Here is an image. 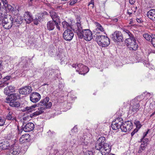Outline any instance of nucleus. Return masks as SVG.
I'll use <instances>...</instances> for the list:
<instances>
[{"instance_id": "nucleus-54", "label": "nucleus", "mask_w": 155, "mask_h": 155, "mask_svg": "<svg viewBox=\"0 0 155 155\" xmlns=\"http://www.w3.org/2000/svg\"><path fill=\"white\" fill-rule=\"evenodd\" d=\"M71 131H74V132H77V128L76 126H74L72 129H71Z\"/></svg>"}, {"instance_id": "nucleus-1", "label": "nucleus", "mask_w": 155, "mask_h": 155, "mask_svg": "<svg viewBox=\"0 0 155 155\" xmlns=\"http://www.w3.org/2000/svg\"><path fill=\"white\" fill-rule=\"evenodd\" d=\"M49 98L46 97L42 99L39 103L35 104L30 107H26L23 109V111H27L28 112H31L34 110V108L37 106L39 107L38 108L39 111H37L31 115V117H32L39 115L44 113V110L46 109H49L52 106V104L51 102H49Z\"/></svg>"}, {"instance_id": "nucleus-45", "label": "nucleus", "mask_w": 155, "mask_h": 155, "mask_svg": "<svg viewBox=\"0 0 155 155\" xmlns=\"http://www.w3.org/2000/svg\"><path fill=\"white\" fill-rule=\"evenodd\" d=\"M51 152H53V153H51L52 155H55L58 152V150H52Z\"/></svg>"}, {"instance_id": "nucleus-48", "label": "nucleus", "mask_w": 155, "mask_h": 155, "mask_svg": "<svg viewBox=\"0 0 155 155\" xmlns=\"http://www.w3.org/2000/svg\"><path fill=\"white\" fill-rule=\"evenodd\" d=\"M151 43L153 46L155 47V38H152Z\"/></svg>"}, {"instance_id": "nucleus-43", "label": "nucleus", "mask_w": 155, "mask_h": 155, "mask_svg": "<svg viewBox=\"0 0 155 155\" xmlns=\"http://www.w3.org/2000/svg\"><path fill=\"white\" fill-rule=\"evenodd\" d=\"M8 84V82L5 81L3 83L0 84V89L7 85Z\"/></svg>"}, {"instance_id": "nucleus-25", "label": "nucleus", "mask_w": 155, "mask_h": 155, "mask_svg": "<svg viewBox=\"0 0 155 155\" xmlns=\"http://www.w3.org/2000/svg\"><path fill=\"white\" fill-rule=\"evenodd\" d=\"M15 91L14 87L12 86H8L4 89V93L7 95H9L10 93L13 92Z\"/></svg>"}, {"instance_id": "nucleus-51", "label": "nucleus", "mask_w": 155, "mask_h": 155, "mask_svg": "<svg viewBox=\"0 0 155 155\" xmlns=\"http://www.w3.org/2000/svg\"><path fill=\"white\" fill-rule=\"evenodd\" d=\"M92 152L91 151H87L84 154L85 155H92Z\"/></svg>"}, {"instance_id": "nucleus-61", "label": "nucleus", "mask_w": 155, "mask_h": 155, "mask_svg": "<svg viewBox=\"0 0 155 155\" xmlns=\"http://www.w3.org/2000/svg\"><path fill=\"white\" fill-rule=\"evenodd\" d=\"M89 7V8H90L91 9H93L94 8H92V5H90V6H88Z\"/></svg>"}, {"instance_id": "nucleus-46", "label": "nucleus", "mask_w": 155, "mask_h": 155, "mask_svg": "<svg viewBox=\"0 0 155 155\" xmlns=\"http://www.w3.org/2000/svg\"><path fill=\"white\" fill-rule=\"evenodd\" d=\"M150 130L148 129L147 131L146 132H145L143 133V135L142 138H141V141H142L143 140L145 137L147 135V134H148L149 131Z\"/></svg>"}, {"instance_id": "nucleus-35", "label": "nucleus", "mask_w": 155, "mask_h": 155, "mask_svg": "<svg viewBox=\"0 0 155 155\" xmlns=\"http://www.w3.org/2000/svg\"><path fill=\"white\" fill-rule=\"evenodd\" d=\"M148 141V138L143 139L142 141H141V139L140 140V142H142L141 145H142L143 146L147 147V142Z\"/></svg>"}, {"instance_id": "nucleus-5", "label": "nucleus", "mask_w": 155, "mask_h": 155, "mask_svg": "<svg viewBox=\"0 0 155 155\" xmlns=\"http://www.w3.org/2000/svg\"><path fill=\"white\" fill-rule=\"evenodd\" d=\"M143 95L137 96L131 101L130 109L133 112L136 113L139 110L140 107V103L141 100H138V98H140Z\"/></svg>"}, {"instance_id": "nucleus-6", "label": "nucleus", "mask_w": 155, "mask_h": 155, "mask_svg": "<svg viewBox=\"0 0 155 155\" xmlns=\"http://www.w3.org/2000/svg\"><path fill=\"white\" fill-rule=\"evenodd\" d=\"M136 40L134 36L128 38L125 40L127 46L130 50H136L138 48V45L136 42Z\"/></svg>"}, {"instance_id": "nucleus-19", "label": "nucleus", "mask_w": 155, "mask_h": 155, "mask_svg": "<svg viewBox=\"0 0 155 155\" xmlns=\"http://www.w3.org/2000/svg\"><path fill=\"white\" fill-rule=\"evenodd\" d=\"M1 1L3 4L2 6H4L5 8V11L7 12H9L10 11L12 12L14 11V8L11 5H8L7 0H1Z\"/></svg>"}, {"instance_id": "nucleus-40", "label": "nucleus", "mask_w": 155, "mask_h": 155, "mask_svg": "<svg viewBox=\"0 0 155 155\" xmlns=\"http://www.w3.org/2000/svg\"><path fill=\"white\" fill-rule=\"evenodd\" d=\"M48 135L50 137H54L55 135V132L53 131H52L51 130H49L47 132Z\"/></svg>"}, {"instance_id": "nucleus-3", "label": "nucleus", "mask_w": 155, "mask_h": 155, "mask_svg": "<svg viewBox=\"0 0 155 155\" xmlns=\"http://www.w3.org/2000/svg\"><path fill=\"white\" fill-rule=\"evenodd\" d=\"M105 142V138L101 137L98 138L95 144V149L100 150L102 155H108L111 150V147Z\"/></svg>"}, {"instance_id": "nucleus-21", "label": "nucleus", "mask_w": 155, "mask_h": 155, "mask_svg": "<svg viewBox=\"0 0 155 155\" xmlns=\"http://www.w3.org/2000/svg\"><path fill=\"white\" fill-rule=\"evenodd\" d=\"M35 126L32 123H28L23 127L24 131L25 132H30L34 128Z\"/></svg>"}, {"instance_id": "nucleus-13", "label": "nucleus", "mask_w": 155, "mask_h": 155, "mask_svg": "<svg viewBox=\"0 0 155 155\" xmlns=\"http://www.w3.org/2000/svg\"><path fill=\"white\" fill-rule=\"evenodd\" d=\"M41 98L40 94L38 93H32L30 96V101L33 103H36Z\"/></svg>"}, {"instance_id": "nucleus-62", "label": "nucleus", "mask_w": 155, "mask_h": 155, "mask_svg": "<svg viewBox=\"0 0 155 155\" xmlns=\"http://www.w3.org/2000/svg\"><path fill=\"white\" fill-rule=\"evenodd\" d=\"M133 23V21H132V20H131V21H130V22L129 24H130V25H131V24H132Z\"/></svg>"}, {"instance_id": "nucleus-7", "label": "nucleus", "mask_w": 155, "mask_h": 155, "mask_svg": "<svg viewBox=\"0 0 155 155\" xmlns=\"http://www.w3.org/2000/svg\"><path fill=\"white\" fill-rule=\"evenodd\" d=\"M72 67L75 68L76 71L80 74L84 75L89 71L88 68L82 64H73Z\"/></svg>"}, {"instance_id": "nucleus-58", "label": "nucleus", "mask_w": 155, "mask_h": 155, "mask_svg": "<svg viewBox=\"0 0 155 155\" xmlns=\"http://www.w3.org/2000/svg\"><path fill=\"white\" fill-rule=\"evenodd\" d=\"M28 5L30 6H31L32 5V2H30V1H28Z\"/></svg>"}, {"instance_id": "nucleus-29", "label": "nucleus", "mask_w": 155, "mask_h": 155, "mask_svg": "<svg viewBox=\"0 0 155 155\" xmlns=\"http://www.w3.org/2000/svg\"><path fill=\"white\" fill-rule=\"evenodd\" d=\"M61 24L63 27L64 28L67 29H72L71 27V25L66 21H63L62 22Z\"/></svg>"}, {"instance_id": "nucleus-60", "label": "nucleus", "mask_w": 155, "mask_h": 155, "mask_svg": "<svg viewBox=\"0 0 155 155\" xmlns=\"http://www.w3.org/2000/svg\"><path fill=\"white\" fill-rule=\"evenodd\" d=\"M155 114V111L153 112L150 116V117H152L153 115H154Z\"/></svg>"}, {"instance_id": "nucleus-55", "label": "nucleus", "mask_w": 155, "mask_h": 155, "mask_svg": "<svg viewBox=\"0 0 155 155\" xmlns=\"http://www.w3.org/2000/svg\"><path fill=\"white\" fill-rule=\"evenodd\" d=\"M135 2V0H130L129 3L131 5L134 4Z\"/></svg>"}, {"instance_id": "nucleus-18", "label": "nucleus", "mask_w": 155, "mask_h": 155, "mask_svg": "<svg viewBox=\"0 0 155 155\" xmlns=\"http://www.w3.org/2000/svg\"><path fill=\"white\" fill-rule=\"evenodd\" d=\"M50 15L52 19V21L55 22H58L60 23V17L58 16V14L53 10H51L49 12Z\"/></svg>"}, {"instance_id": "nucleus-34", "label": "nucleus", "mask_w": 155, "mask_h": 155, "mask_svg": "<svg viewBox=\"0 0 155 155\" xmlns=\"http://www.w3.org/2000/svg\"><path fill=\"white\" fill-rule=\"evenodd\" d=\"M113 122H117L119 124L120 123V124H122L123 125V119L121 118L118 117L115 119V120L113 121Z\"/></svg>"}, {"instance_id": "nucleus-64", "label": "nucleus", "mask_w": 155, "mask_h": 155, "mask_svg": "<svg viewBox=\"0 0 155 155\" xmlns=\"http://www.w3.org/2000/svg\"><path fill=\"white\" fill-rule=\"evenodd\" d=\"M33 0H28V1H30V2H31Z\"/></svg>"}, {"instance_id": "nucleus-10", "label": "nucleus", "mask_w": 155, "mask_h": 155, "mask_svg": "<svg viewBox=\"0 0 155 155\" xmlns=\"http://www.w3.org/2000/svg\"><path fill=\"white\" fill-rule=\"evenodd\" d=\"M74 36L73 31L70 29L65 30L63 33V37L64 40L67 41H71Z\"/></svg>"}, {"instance_id": "nucleus-38", "label": "nucleus", "mask_w": 155, "mask_h": 155, "mask_svg": "<svg viewBox=\"0 0 155 155\" xmlns=\"http://www.w3.org/2000/svg\"><path fill=\"white\" fill-rule=\"evenodd\" d=\"M135 124L136 125V127L138 129H140L141 127L140 122L138 120H135L134 122Z\"/></svg>"}, {"instance_id": "nucleus-2", "label": "nucleus", "mask_w": 155, "mask_h": 155, "mask_svg": "<svg viewBox=\"0 0 155 155\" xmlns=\"http://www.w3.org/2000/svg\"><path fill=\"white\" fill-rule=\"evenodd\" d=\"M80 17L76 18L77 22L74 27V30H75L78 37L80 38H84L87 41H90L93 38L91 31L89 29H83Z\"/></svg>"}, {"instance_id": "nucleus-53", "label": "nucleus", "mask_w": 155, "mask_h": 155, "mask_svg": "<svg viewBox=\"0 0 155 155\" xmlns=\"http://www.w3.org/2000/svg\"><path fill=\"white\" fill-rule=\"evenodd\" d=\"M137 21V22L140 23H142L143 22V21L141 18H137L136 19Z\"/></svg>"}, {"instance_id": "nucleus-27", "label": "nucleus", "mask_w": 155, "mask_h": 155, "mask_svg": "<svg viewBox=\"0 0 155 155\" xmlns=\"http://www.w3.org/2000/svg\"><path fill=\"white\" fill-rule=\"evenodd\" d=\"M9 146V144L7 141H4L0 143V149L6 150L8 148Z\"/></svg>"}, {"instance_id": "nucleus-52", "label": "nucleus", "mask_w": 155, "mask_h": 155, "mask_svg": "<svg viewBox=\"0 0 155 155\" xmlns=\"http://www.w3.org/2000/svg\"><path fill=\"white\" fill-rule=\"evenodd\" d=\"M138 131V130L135 129L131 133V136H133V135L135 134V133L137 132Z\"/></svg>"}, {"instance_id": "nucleus-4", "label": "nucleus", "mask_w": 155, "mask_h": 155, "mask_svg": "<svg viewBox=\"0 0 155 155\" xmlns=\"http://www.w3.org/2000/svg\"><path fill=\"white\" fill-rule=\"evenodd\" d=\"M95 39L98 44L102 47H107L110 43L109 39L105 35H97Z\"/></svg>"}, {"instance_id": "nucleus-47", "label": "nucleus", "mask_w": 155, "mask_h": 155, "mask_svg": "<svg viewBox=\"0 0 155 155\" xmlns=\"http://www.w3.org/2000/svg\"><path fill=\"white\" fill-rule=\"evenodd\" d=\"M77 2V0H73L70 1V5H73L75 4Z\"/></svg>"}, {"instance_id": "nucleus-33", "label": "nucleus", "mask_w": 155, "mask_h": 155, "mask_svg": "<svg viewBox=\"0 0 155 155\" xmlns=\"http://www.w3.org/2000/svg\"><path fill=\"white\" fill-rule=\"evenodd\" d=\"M6 119L3 117H0V126H2L5 124Z\"/></svg>"}, {"instance_id": "nucleus-14", "label": "nucleus", "mask_w": 155, "mask_h": 155, "mask_svg": "<svg viewBox=\"0 0 155 155\" xmlns=\"http://www.w3.org/2000/svg\"><path fill=\"white\" fill-rule=\"evenodd\" d=\"M24 17L26 23L28 24L30 23L33 20V15L29 12H25L24 14Z\"/></svg>"}, {"instance_id": "nucleus-16", "label": "nucleus", "mask_w": 155, "mask_h": 155, "mask_svg": "<svg viewBox=\"0 0 155 155\" xmlns=\"http://www.w3.org/2000/svg\"><path fill=\"white\" fill-rule=\"evenodd\" d=\"M20 98V95L18 94H12L8 95V97L6 98L7 101L6 102L9 103V102L16 101L17 99H19Z\"/></svg>"}, {"instance_id": "nucleus-32", "label": "nucleus", "mask_w": 155, "mask_h": 155, "mask_svg": "<svg viewBox=\"0 0 155 155\" xmlns=\"http://www.w3.org/2000/svg\"><path fill=\"white\" fill-rule=\"evenodd\" d=\"M122 30L124 34H127L128 35L129 37V38H132V37L134 36L133 35L131 34L129 30L124 28H123Z\"/></svg>"}, {"instance_id": "nucleus-57", "label": "nucleus", "mask_w": 155, "mask_h": 155, "mask_svg": "<svg viewBox=\"0 0 155 155\" xmlns=\"http://www.w3.org/2000/svg\"><path fill=\"white\" fill-rule=\"evenodd\" d=\"M41 14H43V16L44 15H48V14L47 13V12H45L43 13H41Z\"/></svg>"}, {"instance_id": "nucleus-44", "label": "nucleus", "mask_w": 155, "mask_h": 155, "mask_svg": "<svg viewBox=\"0 0 155 155\" xmlns=\"http://www.w3.org/2000/svg\"><path fill=\"white\" fill-rule=\"evenodd\" d=\"M90 5H92V7L94 8V0H91L90 2L88 3V6H89Z\"/></svg>"}, {"instance_id": "nucleus-59", "label": "nucleus", "mask_w": 155, "mask_h": 155, "mask_svg": "<svg viewBox=\"0 0 155 155\" xmlns=\"http://www.w3.org/2000/svg\"><path fill=\"white\" fill-rule=\"evenodd\" d=\"M22 132V130L21 131V130H18V135L20 134Z\"/></svg>"}, {"instance_id": "nucleus-36", "label": "nucleus", "mask_w": 155, "mask_h": 155, "mask_svg": "<svg viewBox=\"0 0 155 155\" xmlns=\"http://www.w3.org/2000/svg\"><path fill=\"white\" fill-rule=\"evenodd\" d=\"M96 26L97 27V30H100L101 31L103 32L104 31V28L102 26L98 23L97 22L96 23Z\"/></svg>"}, {"instance_id": "nucleus-28", "label": "nucleus", "mask_w": 155, "mask_h": 155, "mask_svg": "<svg viewBox=\"0 0 155 155\" xmlns=\"http://www.w3.org/2000/svg\"><path fill=\"white\" fill-rule=\"evenodd\" d=\"M122 126V125L120 124V123L119 124L117 122H112L111 124V127L114 130H116L120 128L121 129Z\"/></svg>"}, {"instance_id": "nucleus-23", "label": "nucleus", "mask_w": 155, "mask_h": 155, "mask_svg": "<svg viewBox=\"0 0 155 155\" xmlns=\"http://www.w3.org/2000/svg\"><path fill=\"white\" fill-rule=\"evenodd\" d=\"M147 15L149 18L152 20L155 21V9L150 10L147 12Z\"/></svg>"}, {"instance_id": "nucleus-22", "label": "nucleus", "mask_w": 155, "mask_h": 155, "mask_svg": "<svg viewBox=\"0 0 155 155\" xmlns=\"http://www.w3.org/2000/svg\"><path fill=\"white\" fill-rule=\"evenodd\" d=\"M43 14L39 13L35 15V17L33 18V21L34 24L35 25H37L39 24V22H41L42 20Z\"/></svg>"}, {"instance_id": "nucleus-15", "label": "nucleus", "mask_w": 155, "mask_h": 155, "mask_svg": "<svg viewBox=\"0 0 155 155\" xmlns=\"http://www.w3.org/2000/svg\"><path fill=\"white\" fill-rule=\"evenodd\" d=\"M10 20H9L7 18H5L2 21L1 23L4 28L8 29L12 27L13 25L12 24V23L11 22V21L10 22Z\"/></svg>"}, {"instance_id": "nucleus-12", "label": "nucleus", "mask_w": 155, "mask_h": 155, "mask_svg": "<svg viewBox=\"0 0 155 155\" xmlns=\"http://www.w3.org/2000/svg\"><path fill=\"white\" fill-rule=\"evenodd\" d=\"M23 19L22 17L20 16L16 15L13 16H11L10 18V20L12 24L15 25L16 24H21L22 23Z\"/></svg>"}, {"instance_id": "nucleus-9", "label": "nucleus", "mask_w": 155, "mask_h": 155, "mask_svg": "<svg viewBox=\"0 0 155 155\" xmlns=\"http://www.w3.org/2000/svg\"><path fill=\"white\" fill-rule=\"evenodd\" d=\"M60 23L58 22H55L52 21H48L46 24L47 29L49 31L53 30L55 26L60 31L61 30L59 25Z\"/></svg>"}, {"instance_id": "nucleus-20", "label": "nucleus", "mask_w": 155, "mask_h": 155, "mask_svg": "<svg viewBox=\"0 0 155 155\" xmlns=\"http://www.w3.org/2000/svg\"><path fill=\"white\" fill-rule=\"evenodd\" d=\"M30 135L27 134L22 135L19 139V141L21 143H23L30 141Z\"/></svg>"}, {"instance_id": "nucleus-39", "label": "nucleus", "mask_w": 155, "mask_h": 155, "mask_svg": "<svg viewBox=\"0 0 155 155\" xmlns=\"http://www.w3.org/2000/svg\"><path fill=\"white\" fill-rule=\"evenodd\" d=\"M143 37L147 41H150L152 38L151 36L148 34L146 33L143 35Z\"/></svg>"}, {"instance_id": "nucleus-8", "label": "nucleus", "mask_w": 155, "mask_h": 155, "mask_svg": "<svg viewBox=\"0 0 155 155\" xmlns=\"http://www.w3.org/2000/svg\"><path fill=\"white\" fill-rule=\"evenodd\" d=\"M111 37L113 40L115 42H123L124 40L122 33L118 31H115Z\"/></svg>"}, {"instance_id": "nucleus-49", "label": "nucleus", "mask_w": 155, "mask_h": 155, "mask_svg": "<svg viewBox=\"0 0 155 155\" xmlns=\"http://www.w3.org/2000/svg\"><path fill=\"white\" fill-rule=\"evenodd\" d=\"M145 97L147 98V99L151 98V94L149 93H147L146 94Z\"/></svg>"}, {"instance_id": "nucleus-42", "label": "nucleus", "mask_w": 155, "mask_h": 155, "mask_svg": "<svg viewBox=\"0 0 155 155\" xmlns=\"http://www.w3.org/2000/svg\"><path fill=\"white\" fill-rule=\"evenodd\" d=\"M89 143V140H87V139H84L83 142V144L85 145H87Z\"/></svg>"}, {"instance_id": "nucleus-11", "label": "nucleus", "mask_w": 155, "mask_h": 155, "mask_svg": "<svg viewBox=\"0 0 155 155\" xmlns=\"http://www.w3.org/2000/svg\"><path fill=\"white\" fill-rule=\"evenodd\" d=\"M133 128L132 123L130 121H127L123 123L121 128V130L123 132H126L131 130Z\"/></svg>"}, {"instance_id": "nucleus-31", "label": "nucleus", "mask_w": 155, "mask_h": 155, "mask_svg": "<svg viewBox=\"0 0 155 155\" xmlns=\"http://www.w3.org/2000/svg\"><path fill=\"white\" fill-rule=\"evenodd\" d=\"M7 12L5 11V12H3L2 10L0 11V21H2L5 18H6L5 16H6V14Z\"/></svg>"}, {"instance_id": "nucleus-37", "label": "nucleus", "mask_w": 155, "mask_h": 155, "mask_svg": "<svg viewBox=\"0 0 155 155\" xmlns=\"http://www.w3.org/2000/svg\"><path fill=\"white\" fill-rule=\"evenodd\" d=\"M146 147L143 146L142 145H141L140 147H139L138 153H142L143 151L145 150Z\"/></svg>"}, {"instance_id": "nucleus-30", "label": "nucleus", "mask_w": 155, "mask_h": 155, "mask_svg": "<svg viewBox=\"0 0 155 155\" xmlns=\"http://www.w3.org/2000/svg\"><path fill=\"white\" fill-rule=\"evenodd\" d=\"M9 105L13 107H18L20 106V104L18 101H15L9 103Z\"/></svg>"}, {"instance_id": "nucleus-17", "label": "nucleus", "mask_w": 155, "mask_h": 155, "mask_svg": "<svg viewBox=\"0 0 155 155\" xmlns=\"http://www.w3.org/2000/svg\"><path fill=\"white\" fill-rule=\"evenodd\" d=\"M31 91V87L28 86H25L19 89V93L25 95L29 94Z\"/></svg>"}, {"instance_id": "nucleus-56", "label": "nucleus", "mask_w": 155, "mask_h": 155, "mask_svg": "<svg viewBox=\"0 0 155 155\" xmlns=\"http://www.w3.org/2000/svg\"><path fill=\"white\" fill-rule=\"evenodd\" d=\"M127 13L130 16V15L132 13V12H130L129 11V10H128V11H127Z\"/></svg>"}, {"instance_id": "nucleus-63", "label": "nucleus", "mask_w": 155, "mask_h": 155, "mask_svg": "<svg viewBox=\"0 0 155 155\" xmlns=\"http://www.w3.org/2000/svg\"><path fill=\"white\" fill-rule=\"evenodd\" d=\"M2 76L1 74L0 73V79L2 78Z\"/></svg>"}, {"instance_id": "nucleus-50", "label": "nucleus", "mask_w": 155, "mask_h": 155, "mask_svg": "<svg viewBox=\"0 0 155 155\" xmlns=\"http://www.w3.org/2000/svg\"><path fill=\"white\" fill-rule=\"evenodd\" d=\"M11 77L10 76H6L4 78V81H5L7 82V81L9 80Z\"/></svg>"}, {"instance_id": "nucleus-41", "label": "nucleus", "mask_w": 155, "mask_h": 155, "mask_svg": "<svg viewBox=\"0 0 155 155\" xmlns=\"http://www.w3.org/2000/svg\"><path fill=\"white\" fill-rule=\"evenodd\" d=\"M76 142V140L75 139L71 140L70 142V146L71 147H73L74 145L75 144Z\"/></svg>"}, {"instance_id": "nucleus-24", "label": "nucleus", "mask_w": 155, "mask_h": 155, "mask_svg": "<svg viewBox=\"0 0 155 155\" xmlns=\"http://www.w3.org/2000/svg\"><path fill=\"white\" fill-rule=\"evenodd\" d=\"M6 119L11 122H16V120L15 115L12 112H9L6 117Z\"/></svg>"}, {"instance_id": "nucleus-26", "label": "nucleus", "mask_w": 155, "mask_h": 155, "mask_svg": "<svg viewBox=\"0 0 155 155\" xmlns=\"http://www.w3.org/2000/svg\"><path fill=\"white\" fill-rule=\"evenodd\" d=\"M20 152L19 149L14 148L9 150V155H18L19 153Z\"/></svg>"}]
</instances>
